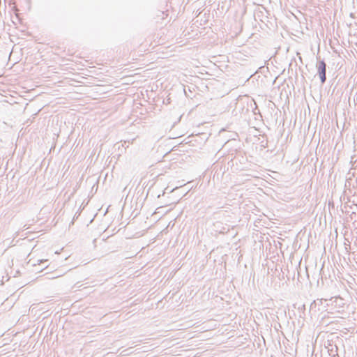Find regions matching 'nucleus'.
I'll list each match as a JSON object with an SVG mask.
<instances>
[{"instance_id": "nucleus-1", "label": "nucleus", "mask_w": 357, "mask_h": 357, "mask_svg": "<svg viewBox=\"0 0 357 357\" xmlns=\"http://www.w3.org/2000/svg\"><path fill=\"white\" fill-rule=\"evenodd\" d=\"M316 67L317 68V74L321 80V83L323 84L326 81V64L324 60H319L317 63Z\"/></svg>"}, {"instance_id": "nucleus-2", "label": "nucleus", "mask_w": 357, "mask_h": 357, "mask_svg": "<svg viewBox=\"0 0 357 357\" xmlns=\"http://www.w3.org/2000/svg\"><path fill=\"white\" fill-rule=\"evenodd\" d=\"M333 303H335L336 305H339L340 307H342L344 305L343 299L340 297H335L334 298V301Z\"/></svg>"}, {"instance_id": "nucleus-3", "label": "nucleus", "mask_w": 357, "mask_h": 357, "mask_svg": "<svg viewBox=\"0 0 357 357\" xmlns=\"http://www.w3.org/2000/svg\"><path fill=\"white\" fill-rule=\"evenodd\" d=\"M47 275L46 278L47 279H54L60 276V275L57 274L56 273H46L45 275Z\"/></svg>"}, {"instance_id": "nucleus-4", "label": "nucleus", "mask_w": 357, "mask_h": 357, "mask_svg": "<svg viewBox=\"0 0 357 357\" xmlns=\"http://www.w3.org/2000/svg\"><path fill=\"white\" fill-rule=\"evenodd\" d=\"M229 231V228H225V227H222V229L219 230L220 234L227 233Z\"/></svg>"}, {"instance_id": "nucleus-5", "label": "nucleus", "mask_w": 357, "mask_h": 357, "mask_svg": "<svg viewBox=\"0 0 357 357\" xmlns=\"http://www.w3.org/2000/svg\"><path fill=\"white\" fill-rule=\"evenodd\" d=\"M253 112L255 114H259V109H258L257 105L255 107V109H253Z\"/></svg>"}, {"instance_id": "nucleus-6", "label": "nucleus", "mask_w": 357, "mask_h": 357, "mask_svg": "<svg viewBox=\"0 0 357 357\" xmlns=\"http://www.w3.org/2000/svg\"><path fill=\"white\" fill-rule=\"evenodd\" d=\"M222 225V222H217L214 225L215 227H220Z\"/></svg>"}, {"instance_id": "nucleus-7", "label": "nucleus", "mask_w": 357, "mask_h": 357, "mask_svg": "<svg viewBox=\"0 0 357 357\" xmlns=\"http://www.w3.org/2000/svg\"><path fill=\"white\" fill-rule=\"evenodd\" d=\"M47 260H41L39 264H45V263H47Z\"/></svg>"}, {"instance_id": "nucleus-8", "label": "nucleus", "mask_w": 357, "mask_h": 357, "mask_svg": "<svg viewBox=\"0 0 357 357\" xmlns=\"http://www.w3.org/2000/svg\"><path fill=\"white\" fill-rule=\"evenodd\" d=\"M165 193V191H163L162 195H164V194ZM161 196V195H158V197H160Z\"/></svg>"}]
</instances>
